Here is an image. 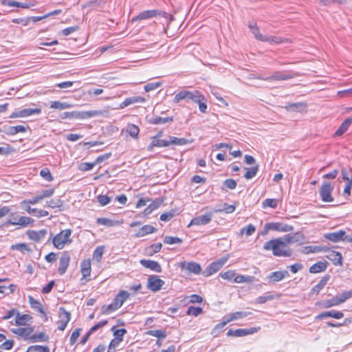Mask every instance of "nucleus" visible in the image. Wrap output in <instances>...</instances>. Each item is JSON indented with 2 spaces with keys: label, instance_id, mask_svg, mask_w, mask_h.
Returning <instances> with one entry per match:
<instances>
[{
  "label": "nucleus",
  "instance_id": "1",
  "mask_svg": "<svg viewBox=\"0 0 352 352\" xmlns=\"http://www.w3.org/2000/svg\"><path fill=\"white\" fill-rule=\"evenodd\" d=\"M263 250H272L275 256L290 257L293 251L282 242L281 238H276L266 241L263 245Z\"/></svg>",
  "mask_w": 352,
  "mask_h": 352
},
{
  "label": "nucleus",
  "instance_id": "2",
  "mask_svg": "<svg viewBox=\"0 0 352 352\" xmlns=\"http://www.w3.org/2000/svg\"><path fill=\"white\" fill-rule=\"evenodd\" d=\"M72 232V230L68 228L56 234L52 239L54 246L58 250H62L66 244L71 243L72 242V239L70 238Z\"/></svg>",
  "mask_w": 352,
  "mask_h": 352
},
{
  "label": "nucleus",
  "instance_id": "3",
  "mask_svg": "<svg viewBox=\"0 0 352 352\" xmlns=\"http://www.w3.org/2000/svg\"><path fill=\"white\" fill-rule=\"evenodd\" d=\"M102 114L101 111H77L64 112L60 115L62 119H88L91 117L100 116Z\"/></svg>",
  "mask_w": 352,
  "mask_h": 352
},
{
  "label": "nucleus",
  "instance_id": "4",
  "mask_svg": "<svg viewBox=\"0 0 352 352\" xmlns=\"http://www.w3.org/2000/svg\"><path fill=\"white\" fill-rule=\"evenodd\" d=\"M248 27L251 30V32L256 38V39L258 41L276 44L281 43L283 42V39L280 37L261 34L259 32L258 27L256 23L249 24Z\"/></svg>",
  "mask_w": 352,
  "mask_h": 352
},
{
  "label": "nucleus",
  "instance_id": "5",
  "mask_svg": "<svg viewBox=\"0 0 352 352\" xmlns=\"http://www.w3.org/2000/svg\"><path fill=\"white\" fill-rule=\"evenodd\" d=\"M201 95L202 94L197 90L190 91L184 89L180 91L175 96L173 102L177 103L181 100H185L186 101L190 100L196 102L199 101Z\"/></svg>",
  "mask_w": 352,
  "mask_h": 352
},
{
  "label": "nucleus",
  "instance_id": "6",
  "mask_svg": "<svg viewBox=\"0 0 352 352\" xmlns=\"http://www.w3.org/2000/svg\"><path fill=\"white\" fill-rule=\"evenodd\" d=\"M157 16L167 19L170 16V14H168L166 12L160 11L158 10H148L143 11L139 13L135 17L132 18L131 22L134 23L138 21L150 19L154 17H157Z\"/></svg>",
  "mask_w": 352,
  "mask_h": 352
},
{
  "label": "nucleus",
  "instance_id": "7",
  "mask_svg": "<svg viewBox=\"0 0 352 352\" xmlns=\"http://www.w3.org/2000/svg\"><path fill=\"white\" fill-rule=\"evenodd\" d=\"M294 226L280 222H270L265 223L264 226V232L266 234L269 230L278 231L282 232H292Z\"/></svg>",
  "mask_w": 352,
  "mask_h": 352
},
{
  "label": "nucleus",
  "instance_id": "8",
  "mask_svg": "<svg viewBox=\"0 0 352 352\" xmlns=\"http://www.w3.org/2000/svg\"><path fill=\"white\" fill-rule=\"evenodd\" d=\"M228 256H223L220 259L211 263L202 272L205 277H208L218 272L227 262Z\"/></svg>",
  "mask_w": 352,
  "mask_h": 352
},
{
  "label": "nucleus",
  "instance_id": "9",
  "mask_svg": "<svg viewBox=\"0 0 352 352\" xmlns=\"http://www.w3.org/2000/svg\"><path fill=\"white\" fill-rule=\"evenodd\" d=\"M333 190V185L329 182H324L319 190L322 201L324 202H332L333 201V198L331 196Z\"/></svg>",
  "mask_w": 352,
  "mask_h": 352
},
{
  "label": "nucleus",
  "instance_id": "10",
  "mask_svg": "<svg viewBox=\"0 0 352 352\" xmlns=\"http://www.w3.org/2000/svg\"><path fill=\"white\" fill-rule=\"evenodd\" d=\"M71 319V314L65 307H60L58 311V329L64 331Z\"/></svg>",
  "mask_w": 352,
  "mask_h": 352
},
{
  "label": "nucleus",
  "instance_id": "11",
  "mask_svg": "<svg viewBox=\"0 0 352 352\" xmlns=\"http://www.w3.org/2000/svg\"><path fill=\"white\" fill-rule=\"evenodd\" d=\"M296 76V74L291 72H280L276 71L273 73L272 75L263 78V80L272 81V80H287L292 79Z\"/></svg>",
  "mask_w": 352,
  "mask_h": 352
},
{
  "label": "nucleus",
  "instance_id": "12",
  "mask_svg": "<svg viewBox=\"0 0 352 352\" xmlns=\"http://www.w3.org/2000/svg\"><path fill=\"white\" fill-rule=\"evenodd\" d=\"M260 329V327H254L250 329H238L235 330L230 329L227 332V336L243 337L257 333Z\"/></svg>",
  "mask_w": 352,
  "mask_h": 352
},
{
  "label": "nucleus",
  "instance_id": "13",
  "mask_svg": "<svg viewBox=\"0 0 352 352\" xmlns=\"http://www.w3.org/2000/svg\"><path fill=\"white\" fill-rule=\"evenodd\" d=\"M165 282L157 275H151L148 278L147 287L153 292L161 289Z\"/></svg>",
  "mask_w": 352,
  "mask_h": 352
},
{
  "label": "nucleus",
  "instance_id": "14",
  "mask_svg": "<svg viewBox=\"0 0 352 352\" xmlns=\"http://www.w3.org/2000/svg\"><path fill=\"white\" fill-rule=\"evenodd\" d=\"M34 219L29 217H20L18 221H12L11 219H8L3 224L0 226V228L3 226H8L10 225L21 226L22 227H26L29 225H32L34 223Z\"/></svg>",
  "mask_w": 352,
  "mask_h": 352
},
{
  "label": "nucleus",
  "instance_id": "15",
  "mask_svg": "<svg viewBox=\"0 0 352 352\" xmlns=\"http://www.w3.org/2000/svg\"><path fill=\"white\" fill-rule=\"evenodd\" d=\"M212 218V212H210L205 214L194 217L191 219L188 227L190 226H204L209 223Z\"/></svg>",
  "mask_w": 352,
  "mask_h": 352
},
{
  "label": "nucleus",
  "instance_id": "16",
  "mask_svg": "<svg viewBox=\"0 0 352 352\" xmlns=\"http://www.w3.org/2000/svg\"><path fill=\"white\" fill-rule=\"evenodd\" d=\"M289 276V274L287 270L276 271L268 274L266 277V280H267L269 283H276L279 282Z\"/></svg>",
  "mask_w": 352,
  "mask_h": 352
},
{
  "label": "nucleus",
  "instance_id": "17",
  "mask_svg": "<svg viewBox=\"0 0 352 352\" xmlns=\"http://www.w3.org/2000/svg\"><path fill=\"white\" fill-rule=\"evenodd\" d=\"M70 261V255L68 252H64L59 260L58 273L63 275L65 273Z\"/></svg>",
  "mask_w": 352,
  "mask_h": 352
},
{
  "label": "nucleus",
  "instance_id": "18",
  "mask_svg": "<svg viewBox=\"0 0 352 352\" xmlns=\"http://www.w3.org/2000/svg\"><path fill=\"white\" fill-rule=\"evenodd\" d=\"M180 266L182 270H186L189 272L195 274H199L201 272V265L193 261L182 263Z\"/></svg>",
  "mask_w": 352,
  "mask_h": 352
},
{
  "label": "nucleus",
  "instance_id": "19",
  "mask_svg": "<svg viewBox=\"0 0 352 352\" xmlns=\"http://www.w3.org/2000/svg\"><path fill=\"white\" fill-rule=\"evenodd\" d=\"M344 236V230H340L336 232H329L324 234V237L333 243L342 241Z\"/></svg>",
  "mask_w": 352,
  "mask_h": 352
},
{
  "label": "nucleus",
  "instance_id": "20",
  "mask_svg": "<svg viewBox=\"0 0 352 352\" xmlns=\"http://www.w3.org/2000/svg\"><path fill=\"white\" fill-rule=\"evenodd\" d=\"M344 317V314L342 311L336 310H330L324 311L316 316V320H322L326 318H333L336 319H340Z\"/></svg>",
  "mask_w": 352,
  "mask_h": 352
},
{
  "label": "nucleus",
  "instance_id": "21",
  "mask_svg": "<svg viewBox=\"0 0 352 352\" xmlns=\"http://www.w3.org/2000/svg\"><path fill=\"white\" fill-rule=\"evenodd\" d=\"M140 263L144 267L148 268L155 272L160 273L162 270L160 263L155 261L142 259Z\"/></svg>",
  "mask_w": 352,
  "mask_h": 352
},
{
  "label": "nucleus",
  "instance_id": "22",
  "mask_svg": "<svg viewBox=\"0 0 352 352\" xmlns=\"http://www.w3.org/2000/svg\"><path fill=\"white\" fill-rule=\"evenodd\" d=\"M326 257L336 266H342L343 264L342 256L341 253L338 252L334 250L329 251V253L327 254Z\"/></svg>",
  "mask_w": 352,
  "mask_h": 352
},
{
  "label": "nucleus",
  "instance_id": "23",
  "mask_svg": "<svg viewBox=\"0 0 352 352\" xmlns=\"http://www.w3.org/2000/svg\"><path fill=\"white\" fill-rule=\"evenodd\" d=\"M26 234L30 239L38 242L47 234V230L45 229L40 230L39 231L28 230Z\"/></svg>",
  "mask_w": 352,
  "mask_h": 352
},
{
  "label": "nucleus",
  "instance_id": "24",
  "mask_svg": "<svg viewBox=\"0 0 352 352\" xmlns=\"http://www.w3.org/2000/svg\"><path fill=\"white\" fill-rule=\"evenodd\" d=\"M129 294L126 291H120L114 298L113 302L115 307L119 309L124 302L129 298Z\"/></svg>",
  "mask_w": 352,
  "mask_h": 352
},
{
  "label": "nucleus",
  "instance_id": "25",
  "mask_svg": "<svg viewBox=\"0 0 352 352\" xmlns=\"http://www.w3.org/2000/svg\"><path fill=\"white\" fill-rule=\"evenodd\" d=\"M330 278L329 275H326L323 276L319 283L315 285L310 291L309 294H316L318 295L319 292L324 287V286L327 285V282L329 281Z\"/></svg>",
  "mask_w": 352,
  "mask_h": 352
},
{
  "label": "nucleus",
  "instance_id": "26",
  "mask_svg": "<svg viewBox=\"0 0 352 352\" xmlns=\"http://www.w3.org/2000/svg\"><path fill=\"white\" fill-rule=\"evenodd\" d=\"M155 146H169L168 140H160L157 138V136L153 137L151 144L148 146V150L151 151Z\"/></svg>",
  "mask_w": 352,
  "mask_h": 352
},
{
  "label": "nucleus",
  "instance_id": "27",
  "mask_svg": "<svg viewBox=\"0 0 352 352\" xmlns=\"http://www.w3.org/2000/svg\"><path fill=\"white\" fill-rule=\"evenodd\" d=\"M328 263L326 261H318L309 267V272L311 274H316L324 272L327 267Z\"/></svg>",
  "mask_w": 352,
  "mask_h": 352
},
{
  "label": "nucleus",
  "instance_id": "28",
  "mask_svg": "<svg viewBox=\"0 0 352 352\" xmlns=\"http://www.w3.org/2000/svg\"><path fill=\"white\" fill-rule=\"evenodd\" d=\"M164 202V199L162 198H156L153 200L151 204H150L144 211V215H148L151 214L153 210L158 208Z\"/></svg>",
  "mask_w": 352,
  "mask_h": 352
},
{
  "label": "nucleus",
  "instance_id": "29",
  "mask_svg": "<svg viewBox=\"0 0 352 352\" xmlns=\"http://www.w3.org/2000/svg\"><path fill=\"white\" fill-rule=\"evenodd\" d=\"M251 312L250 311H236L232 314H230V315H227L224 316L226 318L227 322H230L233 320H239L245 317H247L248 316L250 315Z\"/></svg>",
  "mask_w": 352,
  "mask_h": 352
},
{
  "label": "nucleus",
  "instance_id": "30",
  "mask_svg": "<svg viewBox=\"0 0 352 352\" xmlns=\"http://www.w3.org/2000/svg\"><path fill=\"white\" fill-rule=\"evenodd\" d=\"M352 123V117L347 118L339 126L334 133V136H341L344 134Z\"/></svg>",
  "mask_w": 352,
  "mask_h": 352
},
{
  "label": "nucleus",
  "instance_id": "31",
  "mask_svg": "<svg viewBox=\"0 0 352 352\" xmlns=\"http://www.w3.org/2000/svg\"><path fill=\"white\" fill-rule=\"evenodd\" d=\"M12 331L14 333L18 334L23 337L25 340L29 339L34 331V329L32 327H23L16 329H12Z\"/></svg>",
  "mask_w": 352,
  "mask_h": 352
},
{
  "label": "nucleus",
  "instance_id": "32",
  "mask_svg": "<svg viewBox=\"0 0 352 352\" xmlns=\"http://www.w3.org/2000/svg\"><path fill=\"white\" fill-rule=\"evenodd\" d=\"M3 3L10 7H17L22 8H29L34 6L32 3L28 2H19L14 0H6Z\"/></svg>",
  "mask_w": 352,
  "mask_h": 352
},
{
  "label": "nucleus",
  "instance_id": "33",
  "mask_svg": "<svg viewBox=\"0 0 352 352\" xmlns=\"http://www.w3.org/2000/svg\"><path fill=\"white\" fill-rule=\"evenodd\" d=\"M144 102H145V99L141 96H133L127 98L120 104V108H124L132 104Z\"/></svg>",
  "mask_w": 352,
  "mask_h": 352
},
{
  "label": "nucleus",
  "instance_id": "34",
  "mask_svg": "<svg viewBox=\"0 0 352 352\" xmlns=\"http://www.w3.org/2000/svg\"><path fill=\"white\" fill-rule=\"evenodd\" d=\"M192 141H193L192 140H188L184 138H179L174 137V136L168 137L169 146H172V145L183 146V145H186L188 143H191V142H192Z\"/></svg>",
  "mask_w": 352,
  "mask_h": 352
},
{
  "label": "nucleus",
  "instance_id": "35",
  "mask_svg": "<svg viewBox=\"0 0 352 352\" xmlns=\"http://www.w3.org/2000/svg\"><path fill=\"white\" fill-rule=\"evenodd\" d=\"M157 229L151 225H146L142 226L139 231L135 234L136 237H142L148 234L154 233Z\"/></svg>",
  "mask_w": 352,
  "mask_h": 352
},
{
  "label": "nucleus",
  "instance_id": "36",
  "mask_svg": "<svg viewBox=\"0 0 352 352\" xmlns=\"http://www.w3.org/2000/svg\"><path fill=\"white\" fill-rule=\"evenodd\" d=\"M29 214H32L37 217H46L49 212L44 210H38L36 208H32L30 206L23 207Z\"/></svg>",
  "mask_w": 352,
  "mask_h": 352
},
{
  "label": "nucleus",
  "instance_id": "37",
  "mask_svg": "<svg viewBox=\"0 0 352 352\" xmlns=\"http://www.w3.org/2000/svg\"><path fill=\"white\" fill-rule=\"evenodd\" d=\"M80 271L83 278H86L91 273V262L89 260H84L80 263Z\"/></svg>",
  "mask_w": 352,
  "mask_h": 352
},
{
  "label": "nucleus",
  "instance_id": "38",
  "mask_svg": "<svg viewBox=\"0 0 352 352\" xmlns=\"http://www.w3.org/2000/svg\"><path fill=\"white\" fill-rule=\"evenodd\" d=\"M28 299H29L30 305L32 309L37 310L39 313L45 314V311L43 307V305L38 300L34 299L31 296H30L28 297Z\"/></svg>",
  "mask_w": 352,
  "mask_h": 352
},
{
  "label": "nucleus",
  "instance_id": "39",
  "mask_svg": "<svg viewBox=\"0 0 352 352\" xmlns=\"http://www.w3.org/2000/svg\"><path fill=\"white\" fill-rule=\"evenodd\" d=\"M297 235L298 234L294 235L286 234L283 238H281L282 242L285 244V246H288V244L289 243H294L298 242L301 243V241L299 239Z\"/></svg>",
  "mask_w": 352,
  "mask_h": 352
},
{
  "label": "nucleus",
  "instance_id": "40",
  "mask_svg": "<svg viewBox=\"0 0 352 352\" xmlns=\"http://www.w3.org/2000/svg\"><path fill=\"white\" fill-rule=\"evenodd\" d=\"M245 169L247 170V171L244 175V177L246 179H250L256 175L259 169V165L255 164V166H254L253 167L245 168Z\"/></svg>",
  "mask_w": 352,
  "mask_h": 352
},
{
  "label": "nucleus",
  "instance_id": "41",
  "mask_svg": "<svg viewBox=\"0 0 352 352\" xmlns=\"http://www.w3.org/2000/svg\"><path fill=\"white\" fill-rule=\"evenodd\" d=\"M126 133H128L133 138H138L140 129L138 126L133 124H129L126 129Z\"/></svg>",
  "mask_w": 352,
  "mask_h": 352
},
{
  "label": "nucleus",
  "instance_id": "42",
  "mask_svg": "<svg viewBox=\"0 0 352 352\" xmlns=\"http://www.w3.org/2000/svg\"><path fill=\"white\" fill-rule=\"evenodd\" d=\"M236 208L235 205H229L227 203H224L221 208H216L214 210V212H224L226 214L232 213Z\"/></svg>",
  "mask_w": 352,
  "mask_h": 352
},
{
  "label": "nucleus",
  "instance_id": "43",
  "mask_svg": "<svg viewBox=\"0 0 352 352\" xmlns=\"http://www.w3.org/2000/svg\"><path fill=\"white\" fill-rule=\"evenodd\" d=\"M31 319V316L28 314L21 316L19 313L16 314L15 322L17 325H26L27 322Z\"/></svg>",
  "mask_w": 352,
  "mask_h": 352
},
{
  "label": "nucleus",
  "instance_id": "44",
  "mask_svg": "<svg viewBox=\"0 0 352 352\" xmlns=\"http://www.w3.org/2000/svg\"><path fill=\"white\" fill-rule=\"evenodd\" d=\"M49 338V336H47L45 333L41 332L38 334H34L30 336V341L31 342H45L47 341Z\"/></svg>",
  "mask_w": 352,
  "mask_h": 352
},
{
  "label": "nucleus",
  "instance_id": "45",
  "mask_svg": "<svg viewBox=\"0 0 352 352\" xmlns=\"http://www.w3.org/2000/svg\"><path fill=\"white\" fill-rule=\"evenodd\" d=\"M21 113L22 118H25L30 116H32L33 114H40L41 113V108H34V109H23L22 110H20Z\"/></svg>",
  "mask_w": 352,
  "mask_h": 352
},
{
  "label": "nucleus",
  "instance_id": "46",
  "mask_svg": "<svg viewBox=\"0 0 352 352\" xmlns=\"http://www.w3.org/2000/svg\"><path fill=\"white\" fill-rule=\"evenodd\" d=\"M307 105L302 102H297V103H291L287 106V109L288 110H292L294 111H301L306 108Z\"/></svg>",
  "mask_w": 352,
  "mask_h": 352
},
{
  "label": "nucleus",
  "instance_id": "47",
  "mask_svg": "<svg viewBox=\"0 0 352 352\" xmlns=\"http://www.w3.org/2000/svg\"><path fill=\"white\" fill-rule=\"evenodd\" d=\"M228 324L226 318L223 317V320L222 322L218 323L212 330L211 335L213 337H217L221 329Z\"/></svg>",
  "mask_w": 352,
  "mask_h": 352
},
{
  "label": "nucleus",
  "instance_id": "48",
  "mask_svg": "<svg viewBox=\"0 0 352 352\" xmlns=\"http://www.w3.org/2000/svg\"><path fill=\"white\" fill-rule=\"evenodd\" d=\"M72 105L71 104L67 102H61L60 101H53L51 102L50 108L51 109H65L67 108H70Z\"/></svg>",
  "mask_w": 352,
  "mask_h": 352
},
{
  "label": "nucleus",
  "instance_id": "49",
  "mask_svg": "<svg viewBox=\"0 0 352 352\" xmlns=\"http://www.w3.org/2000/svg\"><path fill=\"white\" fill-rule=\"evenodd\" d=\"M172 117H166V118H162L160 116H157L154 118H153L150 122L154 124H162L167 122H170L173 121Z\"/></svg>",
  "mask_w": 352,
  "mask_h": 352
},
{
  "label": "nucleus",
  "instance_id": "50",
  "mask_svg": "<svg viewBox=\"0 0 352 352\" xmlns=\"http://www.w3.org/2000/svg\"><path fill=\"white\" fill-rule=\"evenodd\" d=\"M26 352H50V349L47 346L32 345L28 347Z\"/></svg>",
  "mask_w": 352,
  "mask_h": 352
},
{
  "label": "nucleus",
  "instance_id": "51",
  "mask_svg": "<svg viewBox=\"0 0 352 352\" xmlns=\"http://www.w3.org/2000/svg\"><path fill=\"white\" fill-rule=\"evenodd\" d=\"M339 304L344 302L347 299L352 297V291H344L340 295L336 296Z\"/></svg>",
  "mask_w": 352,
  "mask_h": 352
},
{
  "label": "nucleus",
  "instance_id": "52",
  "mask_svg": "<svg viewBox=\"0 0 352 352\" xmlns=\"http://www.w3.org/2000/svg\"><path fill=\"white\" fill-rule=\"evenodd\" d=\"M47 205L48 207H50L51 208H60V207L63 206V201L60 199H58V198L52 199L50 201H47Z\"/></svg>",
  "mask_w": 352,
  "mask_h": 352
},
{
  "label": "nucleus",
  "instance_id": "53",
  "mask_svg": "<svg viewBox=\"0 0 352 352\" xmlns=\"http://www.w3.org/2000/svg\"><path fill=\"white\" fill-rule=\"evenodd\" d=\"M147 334L151 336L158 338L159 339H164L166 337V333L165 332V331L162 329L150 330L147 332Z\"/></svg>",
  "mask_w": 352,
  "mask_h": 352
},
{
  "label": "nucleus",
  "instance_id": "54",
  "mask_svg": "<svg viewBox=\"0 0 352 352\" xmlns=\"http://www.w3.org/2000/svg\"><path fill=\"white\" fill-rule=\"evenodd\" d=\"M11 249L12 250H19L20 252H30L31 250L30 248H29L28 245L25 243H16V244H14V245H12L11 246Z\"/></svg>",
  "mask_w": 352,
  "mask_h": 352
},
{
  "label": "nucleus",
  "instance_id": "55",
  "mask_svg": "<svg viewBox=\"0 0 352 352\" xmlns=\"http://www.w3.org/2000/svg\"><path fill=\"white\" fill-rule=\"evenodd\" d=\"M202 312H203V309L201 307H195L194 306H190L186 311V314L187 315H192L194 316H198Z\"/></svg>",
  "mask_w": 352,
  "mask_h": 352
},
{
  "label": "nucleus",
  "instance_id": "56",
  "mask_svg": "<svg viewBox=\"0 0 352 352\" xmlns=\"http://www.w3.org/2000/svg\"><path fill=\"white\" fill-rule=\"evenodd\" d=\"M322 304L323 305V307H324V308H329V307H331L333 306H337V305H340L336 296H334L331 299L324 300L322 302Z\"/></svg>",
  "mask_w": 352,
  "mask_h": 352
},
{
  "label": "nucleus",
  "instance_id": "57",
  "mask_svg": "<svg viewBox=\"0 0 352 352\" xmlns=\"http://www.w3.org/2000/svg\"><path fill=\"white\" fill-rule=\"evenodd\" d=\"M278 204V201L276 199H266L263 202V208L270 207L272 208H277Z\"/></svg>",
  "mask_w": 352,
  "mask_h": 352
},
{
  "label": "nucleus",
  "instance_id": "58",
  "mask_svg": "<svg viewBox=\"0 0 352 352\" xmlns=\"http://www.w3.org/2000/svg\"><path fill=\"white\" fill-rule=\"evenodd\" d=\"M41 200V197L36 195L35 197H32V199H25L21 202V206L22 207H25L27 206H29L30 204H36L38 203Z\"/></svg>",
  "mask_w": 352,
  "mask_h": 352
},
{
  "label": "nucleus",
  "instance_id": "59",
  "mask_svg": "<svg viewBox=\"0 0 352 352\" xmlns=\"http://www.w3.org/2000/svg\"><path fill=\"white\" fill-rule=\"evenodd\" d=\"M318 250L320 249L318 248V245H309L303 247L301 250V252L304 254H309L311 253L318 252Z\"/></svg>",
  "mask_w": 352,
  "mask_h": 352
},
{
  "label": "nucleus",
  "instance_id": "60",
  "mask_svg": "<svg viewBox=\"0 0 352 352\" xmlns=\"http://www.w3.org/2000/svg\"><path fill=\"white\" fill-rule=\"evenodd\" d=\"M182 239L177 236H166L164 239V243L166 244L181 243Z\"/></svg>",
  "mask_w": 352,
  "mask_h": 352
},
{
  "label": "nucleus",
  "instance_id": "61",
  "mask_svg": "<svg viewBox=\"0 0 352 352\" xmlns=\"http://www.w3.org/2000/svg\"><path fill=\"white\" fill-rule=\"evenodd\" d=\"M95 162L93 163L91 162H82L78 166V169L81 171H88L91 170L94 166H96Z\"/></svg>",
  "mask_w": 352,
  "mask_h": 352
},
{
  "label": "nucleus",
  "instance_id": "62",
  "mask_svg": "<svg viewBox=\"0 0 352 352\" xmlns=\"http://www.w3.org/2000/svg\"><path fill=\"white\" fill-rule=\"evenodd\" d=\"M206 99L204 97V96L202 94L201 97L200 98V100L199 102H196L195 103H197L199 104V111L201 113H206L208 109V106L206 104Z\"/></svg>",
  "mask_w": 352,
  "mask_h": 352
},
{
  "label": "nucleus",
  "instance_id": "63",
  "mask_svg": "<svg viewBox=\"0 0 352 352\" xmlns=\"http://www.w3.org/2000/svg\"><path fill=\"white\" fill-rule=\"evenodd\" d=\"M103 253H104V247L98 246L95 249V250L94 252L93 257L96 261H100L102 256Z\"/></svg>",
  "mask_w": 352,
  "mask_h": 352
},
{
  "label": "nucleus",
  "instance_id": "64",
  "mask_svg": "<svg viewBox=\"0 0 352 352\" xmlns=\"http://www.w3.org/2000/svg\"><path fill=\"white\" fill-rule=\"evenodd\" d=\"M162 85L161 82H154L146 84L144 86V90L146 92H149L151 91L155 90L160 87Z\"/></svg>",
  "mask_w": 352,
  "mask_h": 352
}]
</instances>
